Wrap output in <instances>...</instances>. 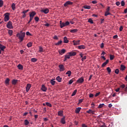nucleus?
Instances as JSON below:
<instances>
[{"label":"nucleus","instance_id":"28","mask_svg":"<svg viewBox=\"0 0 127 127\" xmlns=\"http://www.w3.org/2000/svg\"><path fill=\"white\" fill-rule=\"evenodd\" d=\"M64 43H68L69 42V41H68V40H67V37H66V36L64 37Z\"/></svg>","mask_w":127,"mask_h":127},{"label":"nucleus","instance_id":"31","mask_svg":"<svg viewBox=\"0 0 127 127\" xmlns=\"http://www.w3.org/2000/svg\"><path fill=\"white\" fill-rule=\"evenodd\" d=\"M71 71H68L66 72V74L68 75V77H70L71 75Z\"/></svg>","mask_w":127,"mask_h":127},{"label":"nucleus","instance_id":"53","mask_svg":"<svg viewBox=\"0 0 127 127\" xmlns=\"http://www.w3.org/2000/svg\"><path fill=\"white\" fill-rule=\"evenodd\" d=\"M29 11V9L24 10L22 12V13H23V14H26V13H27V12H28Z\"/></svg>","mask_w":127,"mask_h":127},{"label":"nucleus","instance_id":"17","mask_svg":"<svg viewBox=\"0 0 127 127\" xmlns=\"http://www.w3.org/2000/svg\"><path fill=\"white\" fill-rule=\"evenodd\" d=\"M109 63V60H106V62H105L102 64V67H104L107 64Z\"/></svg>","mask_w":127,"mask_h":127},{"label":"nucleus","instance_id":"64","mask_svg":"<svg viewBox=\"0 0 127 127\" xmlns=\"http://www.w3.org/2000/svg\"><path fill=\"white\" fill-rule=\"evenodd\" d=\"M82 127H88L85 124H82Z\"/></svg>","mask_w":127,"mask_h":127},{"label":"nucleus","instance_id":"42","mask_svg":"<svg viewBox=\"0 0 127 127\" xmlns=\"http://www.w3.org/2000/svg\"><path fill=\"white\" fill-rule=\"evenodd\" d=\"M107 70L108 74H110L111 72V69L109 67H108L107 68Z\"/></svg>","mask_w":127,"mask_h":127},{"label":"nucleus","instance_id":"24","mask_svg":"<svg viewBox=\"0 0 127 127\" xmlns=\"http://www.w3.org/2000/svg\"><path fill=\"white\" fill-rule=\"evenodd\" d=\"M126 69V67L125 66V65H124L123 64L121 65V70L124 71V70H125Z\"/></svg>","mask_w":127,"mask_h":127},{"label":"nucleus","instance_id":"19","mask_svg":"<svg viewBox=\"0 0 127 127\" xmlns=\"http://www.w3.org/2000/svg\"><path fill=\"white\" fill-rule=\"evenodd\" d=\"M41 90L44 92H46L47 88L46 87L45 85H42Z\"/></svg>","mask_w":127,"mask_h":127},{"label":"nucleus","instance_id":"35","mask_svg":"<svg viewBox=\"0 0 127 127\" xmlns=\"http://www.w3.org/2000/svg\"><path fill=\"white\" fill-rule=\"evenodd\" d=\"M111 13L109 11H106L105 12V16H107L108 15H111Z\"/></svg>","mask_w":127,"mask_h":127},{"label":"nucleus","instance_id":"48","mask_svg":"<svg viewBox=\"0 0 127 127\" xmlns=\"http://www.w3.org/2000/svg\"><path fill=\"white\" fill-rule=\"evenodd\" d=\"M46 105H47L48 107H52V105L48 102L46 103Z\"/></svg>","mask_w":127,"mask_h":127},{"label":"nucleus","instance_id":"60","mask_svg":"<svg viewBox=\"0 0 127 127\" xmlns=\"http://www.w3.org/2000/svg\"><path fill=\"white\" fill-rule=\"evenodd\" d=\"M100 94V92H98V93H96L95 96V97H97V96H98Z\"/></svg>","mask_w":127,"mask_h":127},{"label":"nucleus","instance_id":"39","mask_svg":"<svg viewBox=\"0 0 127 127\" xmlns=\"http://www.w3.org/2000/svg\"><path fill=\"white\" fill-rule=\"evenodd\" d=\"M27 46L28 47V48H30L31 47H32V43L30 42V43H28L27 44Z\"/></svg>","mask_w":127,"mask_h":127},{"label":"nucleus","instance_id":"40","mask_svg":"<svg viewBox=\"0 0 127 127\" xmlns=\"http://www.w3.org/2000/svg\"><path fill=\"white\" fill-rule=\"evenodd\" d=\"M58 115L60 116H62L63 115V111H59L58 112Z\"/></svg>","mask_w":127,"mask_h":127},{"label":"nucleus","instance_id":"57","mask_svg":"<svg viewBox=\"0 0 127 127\" xmlns=\"http://www.w3.org/2000/svg\"><path fill=\"white\" fill-rule=\"evenodd\" d=\"M39 52H43V49L42 47H39Z\"/></svg>","mask_w":127,"mask_h":127},{"label":"nucleus","instance_id":"59","mask_svg":"<svg viewBox=\"0 0 127 127\" xmlns=\"http://www.w3.org/2000/svg\"><path fill=\"white\" fill-rule=\"evenodd\" d=\"M94 97V95L92 93H90L89 94V98H93Z\"/></svg>","mask_w":127,"mask_h":127},{"label":"nucleus","instance_id":"3","mask_svg":"<svg viewBox=\"0 0 127 127\" xmlns=\"http://www.w3.org/2000/svg\"><path fill=\"white\" fill-rule=\"evenodd\" d=\"M9 15H10V13H6L4 14V21L5 22H7L8 21V20H9Z\"/></svg>","mask_w":127,"mask_h":127},{"label":"nucleus","instance_id":"46","mask_svg":"<svg viewBox=\"0 0 127 127\" xmlns=\"http://www.w3.org/2000/svg\"><path fill=\"white\" fill-rule=\"evenodd\" d=\"M70 23L69 21H66L65 23H64V27L65 26H68L69 25Z\"/></svg>","mask_w":127,"mask_h":127},{"label":"nucleus","instance_id":"32","mask_svg":"<svg viewBox=\"0 0 127 127\" xmlns=\"http://www.w3.org/2000/svg\"><path fill=\"white\" fill-rule=\"evenodd\" d=\"M11 7L12 10H14L15 9V4L14 3H12Z\"/></svg>","mask_w":127,"mask_h":127},{"label":"nucleus","instance_id":"38","mask_svg":"<svg viewBox=\"0 0 127 127\" xmlns=\"http://www.w3.org/2000/svg\"><path fill=\"white\" fill-rule=\"evenodd\" d=\"M3 5V1L2 0H0V7H2Z\"/></svg>","mask_w":127,"mask_h":127},{"label":"nucleus","instance_id":"62","mask_svg":"<svg viewBox=\"0 0 127 127\" xmlns=\"http://www.w3.org/2000/svg\"><path fill=\"white\" fill-rule=\"evenodd\" d=\"M98 2V1L97 0H93V1H92V3H93V4H96Z\"/></svg>","mask_w":127,"mask_h":127},{"label":"nucleus","instance_id":"37","mask_svg":"<svg viewBox=\"0 0 127 127\" xmlns=\"http://www.w3.org/2000/svg\"><path fill=\"white\" fill-rule=\"evenodd\" d=\"M74 78L71 79L68 81V85H71L74 82Z\"/></svg>","mask_w":127,"mask_h":127},{"label":"nucleus","instance_id":"58","mask_svg":"<svg viewBox=\"0 0 127 127\" xmlns=\"http://www.w3.org/2000/svg\"><path fill=\"white\" fill-rule=\"evenodd\" d=\"M110 6H108L107 7V8L106 9V11L110 12Z\"/></svg>","mask_w":127,"mask_h":127},{"label":"nucleus","instance_id":"26","mask_svg":"<svg viewBox=\"0 0 127 127\" xmlns=\"http://www.w3.org/2000/svg\"><path fill=\"white\" fill-rule=\"evenodd\" d=\"M17 67L18 68V69L19 70H23V66L22 65H21V64H19L18 65H17Z\"/></svg>","mask_w":127,"mask_h":127},{"label":"nucleus","instance_id":"47","mask_svg":"<svg viewBox=\"0 0 127 127\" xmlns=\"http://www.w3.org/2000/svg\"><path fill=\"white\" fill-rule=\"evenodd\" d=\"M119 72H120V70L118 68L115 69V73L116 74H118Z\"/></svg>","mask_w":127,"mask_h":127},{"label":"nucleus","instance_id":"7","mask_svg":"<svg viewBox=\"0 0 127 127\" xmlns=\"http://www.w3.org/2000/svg\"><path fill=\"white\" fill-rule=\"evenodd\" d=\"M36 14L35 11L30 12V18L33 19Z\"/></svg>","mask_w":127,"mask_h":127},{"label":"nucleus","instance_id":"30","mask_svg":"<svg viewBox=\"0 0 127 127\" xmlns=\"http://www.w3.org/2000/svg\"><path fill=\"white\" fill-rule=\"evenodd\" d=\"M18 82V80H16V79H13L12 81V84L13 85H16V84Z\"/></svg>","mask_w":127,"mask_h":127},{"label":"nucleus","instance_id":"1","mask_svg":"<svg viewBox=\"0 0 127 127\" xmlns=\"http://www.w3.org/2000/svg\"><path fill=\"white\" fill-rule=\"evenodd\" d=\"M17 37H19V39L20 40V42H22L24 40V38L25 37V33L22 32L21 33H17L16 35Z\"/></svg>","mask_w":127,"mask_h":127},{"label":"nucleus","instance_id":"63","mask_svg":"<svg viewBox=\"0 0 127 127\" xmlns=\"http://www.w3.org/2000/svg\"><path fill=\"white\" fill-rule=\"evenodd\" d=\"M54 39H55V40H58L59 39L58 37L57 36H55L54 37Z\"/></svg>","mask_w":127,"mask_h":127},{"label":"nucleus","instance_id":"61","mask_svg":"<svg viewBox=\"0 0 127 127\" xmlns=\"http://www.w3.org/2000/svg\"><path fill=\"white\" fill-rule=\"evenodd\" d=\"M83 99H79L78 104H81L82 102H83Z\"/></svg>","mask_w":127,"mask_h":127},{"label":"nucleus","instance_id":"16","mask_svg":"<svg viewBox=\"0 0 127 127\" xmlns=\"http://www.w3.org/2000/svg\"><path fill=\"white\" fill-rule=\"evenodd\" d=\"M68 55H66L64 56V62H66L67 59H69L70 58V55L68 54Z\"/></svg>","mask_w":127,"mask_h":127},{"label":"nucleus","instance_id":"25","mask_svg":"<svg viewBox=\"0 0 127 127\" xmlns=\"http://www.w3.org/2000/svg\"><path fill=\"white\" fill-rule=\"evenodd\" d=\"M81 108L80 107H78V108H77L76 109H75V113L76 114H79V113L81 111Z\"/></svg>","mask_w":127,"mask_h":127},{"label":"nucleus","instance_id":"50","mask_svg":"<svg viewBox=\"0 0 127 127\" xmlns=\"http://www.w3.org/2000/svg\"><path fill=\"white\" fill-rule=\"evenodd\" d=\"M125 5V2L124 0H122L121 1V6H124Z\"/></svg>","mask_w":127,"mask_h":127},{"label":"nucleus","instance_id":"45","mask_svg":"<svg viewBox=\"0 0 127 127\" xmlns=\"http://www.w3.org/2000/svg\"><path fill=\"white\" fill-rule=\"evenodd\" d=\"M10 81V79L9 78H7L5 81V83L7 84L8 85L9 82Z\"/></svg>","mask_w":127,"mask_h":127},{"label":"nucleus","instance_id":"4","mask_svg":"<svg viewBox=\"0 0 127 127\" xmlns=\"http://www.w3.org/2000/svg\"><path fill=\"white\" fill-rule=\"evenodd\" d=\"M6 27L9 28V29H12L13 28L12 23L11 21H9L8 23L6 24Z\"/></svg>","mask_w":127,"mask_h":127},{"label":"nucleus","instance_id":"43","mask_svg":"<svg viewBox=\"0 0 127 127\" xmlns=\"http://www.w3.org/2000/svg\"><path fill=\"white\" fill-rule=\"evenodd\" d=\"M8 34H9V35L10 36L12 35V34H13V31H12V30H9Z\"/></svg>","mask_w":127,"mask_h":127},{"label":"nucleus","instance_id":"6","mask_svg":"<svg viewBox=\"0 0 127 127\" xmlns=\"http://www.w3.org/2000/svg\"><path fill=\"white\" fill-rule=\"evenodd\" d=\"M73 3L71 1H67L66 2L64 3V7H67L68 5H72Z\"/></svg>","mask_w":127,"mask_h":127},{"label":"nucleus","instance_id":"41","mask_svg":"<svg viewBox=\"0 0 127 127\" xmlns=\"http://www.w3.org/2000/svg\"><path fill=\"white\" fill-rule=\"evenodd\" d=\"M105 106L104 104H100L98 107V108L100 109V108H102V107H103Z\"/></svg>","mask_w":127,"mask_h":127},{"label":"nucleus","instance_id":"34","mask_svg":"<svg viewBox=\"0 0 127 127\" xmlns=\"http://www.w3.org/2000/svg\"><path fill=\"white\" fill-rule=\"evenodd\" d=\"M77 90L75 89L71 94V96H73L74 95H75V94L77 93Z\"/></svg>","mask_w":127,"mask_h":127},{"label":"nucleus","instance_id":"14","mask_svg":"<svg viewBox=\"0 0 127 127\" xmlns=\"http://www.w3.org/2000/svg\"><path fill=\"white\" fill-rule=\"evenodd\" d=\"M86 113L89 114H95V111L91 109H89L87 111H86Z\"/></svg>","mask_w":127,"mask_h":127},{"label":"nucleus","instance_id":"15","mask_svg":"<svg viewBox=\"0 0 127 127\" xmlns=\"http://www.w3.org/2000/svg\"><path fill=\"white\" fill-rule=\"evenodd\" d=\"M41 11L44 12V13L45 14H48V12H49V9L48 8H46V9H42Z\"/></svg>","mask_w":127,"mask_h":127},{"label":"nucleus","instance_id":"11","mask_svg":"<svg viewBox=\"0 0 127 127\" xmlns=\"http://www.w3.org/2000/svg\"><path fill=\"white\" fill-rule=\"evenodd\" d=\"M31 87V84H27L26 87V92H28L30 89Z\"/></svg>","mask_w":127,"mask_h":127},{"label":"nucleus","instance_id":"12","mask_svg":"<svg viewBox=\"0 0 127 127\" xmlns=\"http://www.w3.org/2000/svg\"><path fill=\"white\" fill-rule=\"evenodd\" d=\"M84 81V79L83 77H80V78H79V79L76 81V83H83Z\"/></svg>","mask_w":127,"mask_h":127},{"label":"nucleus","instance_id":"22","mask_svg":"<svg viewBox=\"0 0 127 127\" xmlns=\"http://www.w3.org/2000/svg\"><path fill=\"white\" fill-rule=\"evenodd\" d=\"M71 33H76V32H78V29H71L70 31Z\"/></svg>","mask_w":127,"mask_h":127},{"label":"nucleus","instance_id":"44","mask_svg":"<svg viewBox=\"0 0 127 127\" xmlns=\"http://www.w3.org/2000/svg\"><path fill=\"white\" fill-rule=\"evenodd\" d=\"M37 61V60L36 59H35V58H33L32 59H31V62H33V63H35Z\"/></svg>","mask_w":127,"mask_h":127},{"label":"nucleus","instance_id":"27","mask_svg":"<svg viewBox=\"0 0 127 127\" xmlns=\"http://www.w3.org/2000/svg\"><path fill=\"white\" fill-rule=\"evenodd\" d=\"M63 41L62 40H60L58 42V43H55V45L56 46H60L62 45Z\"/></svg>","mask_w":127,"mask_h":127},{"label":"nucleus","instance_id":"5","mask_svg":"<svg viewBox=\"0 0 127 127\" xmlns=\"http://www.w3.org/2000/svg\"><path fill=\"white\" fill-rule=\"evenodd\" d=\"M5 48H6V47H5V46L0 44V54H1V51L2 52L4 51V50L5 49Z\"/></svg>","mask_w":127,"mask_h":127},{"label":"nucleus","instance_id":"18","mask_svg":"<svg viewBox=\"0 0 127 127\" xmlns=\"http://www.w3.org/2000/svg\"><path fill=\"white\" fill-rule=\"evenodd\" d=\"M68 54L70 56H74L76 55V53L75 52H69Z\"/></svg>","mask_w":127,"mask_h":127},{"label":"nucleus","instance_id":"33","mask_svg":"<svg viewBox=\"0 0 127 127\" xmlns=\"http://www.w3.org/2000/svg\"><path fill=\"white\" fill-rule=\"evenodd\" d=\"M24 124H25V126H28V124H29V122L28 121V120H25L24 121Z\"/></svg>","mask_w":127,"mask_h":127},{"label":"nucleus","instance_id":"23","mask_svg":"<svg viewBox=\"0 0 127 127\" xmlns=\"http://www.w3.org/2000/svg\"><path fill=\"white\" fill-rule=\"evenodd\" d=\"M60 24L61 28H63L64 27H65L64 23L62 21H60Z\"/></svg>","mask_w":127,"mask_h":127},{"label":"nucleus","instance_id":"52","mask_svg":"<svg viewBox=\"0 0 127 127\" xmlns=\"http://www.w3.org/2000/svg\"><path fill=\"white\" fill-rule=\"evenodd\" d=\"M110 60H114L115 56L114 55H110Z\"/></svg>","mask_w":127,"mask_h":127},{"label":"nucleus","instance_id":"2","mask_svg":"<svg viewBox=\"0 0 127 127\" xmlns=\"http://www.w3.org/2000/svg\"><path fill=\"white\" fill-rule=\"evenodd\" d=\"M120 90L122 92H127V87H126V85L125 84L121 85L120 87Z\"/></svg>","mask_w":127,"mask_h":127},{"label":"nucleus","instance_id":"10","mask_svg":"<svg viewBox=\"0 0 127 127\" xmlns=\"http://www.w3.org/2000/svg\"><path fill=\"white\" fill-rule=\"evenodd\" d=\"M65 52H66V50L64 49L61 50V51H59V53L61 55H64V54L65 53Z\"/></svg>","mask_w":127,"mask_h":127},{"label":"nucleus","instance_id":"29","mask_svg":"<svg viewBox=\"0 0 127 127\" xmlns=\"http://www.w3.org/2000/svg\"><path fill=\"white\" fill-rule=\"evenodd\" d=\"M57 81L59 82H61L62 81V79L61 77H60V76H58V77H56Z\"/></svg>","mask_w":127,"mask_h":127},{"label":"nucleus","instance_id":"36","mask_svg":"<svg viewBox=\"0 0 127 127\" xmlns=\"http://www.w3.org/2000/svg\"><path fill=\"white\" fill-rule=\"evenodd\" d=\"M55 83H56V81H54V79H51V85H55Z\"/></svg>","mask_w":127,"mask_h":127},{"label":"nucleus","instance_id":"49","mask_svg":"<svg viewBox=\"0 0 127 127\" xmlns=\"http://www.w3.org/2000/svg\"><path fill=\"white\" fill-rule=\"evenodd\" d=\"M34 19L36 22H38L39 20V17L38 16L35 17Z\"/></svg>","mask_w":127,"mask_h":127},{"label":"nucleus","instance_id":"20","mask_svg":"<svg viewBox=\"0 0 127 127\" xmlns=\"http://www.w3.org/2000/svg\"><path fill=\"white\" fill-rule=\"evenodd\" d=\"M78 49L80 50H84L85 49V45H80L78 47Z\"/></svg>","mask_w":127,"mask_h":127},{"label":"nucleus","instance_id":"55","mask_svg":"<svg viewBox=\"0 0 127 127\" xmlns=\"http://www.w3.org/2000/svg\"><path fill=\"white\" fill-rule=\"evenodd\" d=\"M26 35L27 36H32V34H31L29 32H26Z\"/></svg>","mask_w":127,"mask_h":127},{"label":"nucleus","instance_id":"9","mask_svg":"<svg viewBox=\"0 0 127 127\" xmlns=\"http://www.w3.org/2000/svg\"><path fill=\"white\" fill-rule=\"evenodd\" d=\"M80 40H77V41L73 40L72 41V42L73 43L74 46L79 45H80Z\"/></svg>","mask_w":127,"mask_h":127},{"label":"nucleus","instance_id":"56","mask_svg":"<svg viewBox=\"0 0 127 127\" xmlns=\"http://www.w3.org/2000/svg\"><path fill=\"white\" fill-rule=\"evenodd\" d=\"M87 59V57L86 56H84L82 59H81L82 62H84L85 60H86Z\"/></svg>","mask_w":127,"mask_h":127},{"label":"nucleus","instance_id":"21","mask_svg":"<svg viewBox=\"0 0 127 127\" xmlns=\"http://www.w3.org/2000/svg\"><path fill=\"white\" fill-rule=\"evenodd\" d=\"M83 8H85L86 9H90L91 7L90 5H85L83 6Z\"/></svg>","mask_w":127,"mask_h":127},{"label":"nucleus","instance_id":"8","mask_svg":"<svg viewBox=\"0 0 127 127\" xmlns=\"http://www.w3.org/2000/svg\"><path fill=\"white\" fill-rule=\"evenodd\" d=\"M59 67L60 68V71H64L65 70L64 64L59 65Z\"/></svg>","mask_w":127,"mask_h":127},{"label":"nucleus","instance_id":"51","mask_svg":"<svg viewBox=\"0 0 127 127\" xmlns=\"http://www.w3.org/2000/svg\"><path fill=\"white\" fill-rule=\"evenodd\" d=\"M99 7H100V8H102L105 7V6L103 4H102V3H100L99 4Z\"/></svg>","mask_w":127,"mask_h":127},{"label":"nucleus","instance_id":"54","mask_svg":"<svg viewBox=\"0 0 127 127\" xmlns=\"http://www.w3.org/2000/svg\"><path fill=\"white\" fill-rule=\"evenodd\" d=\"M88 22H89L91 24H93L94 23L93 21L91 19H89L88 20Z\"/></svg>","mask_w":127,"mask_h":127},{"label":"nucleus","instance_id":"13","mask_svg":"<svg viewBox=\"0 0 127 127\" xmlns=\"http://www.w3.org/2000/svg\"><path fill=\"white\" fill-rule=\"evenodd\" d=\"M61 122L62 124H65L66 123V122H65V117L64 116L63 117L61 120Z\"/></svg>","mask_w":127,"mask_h":127}]
</instances>
